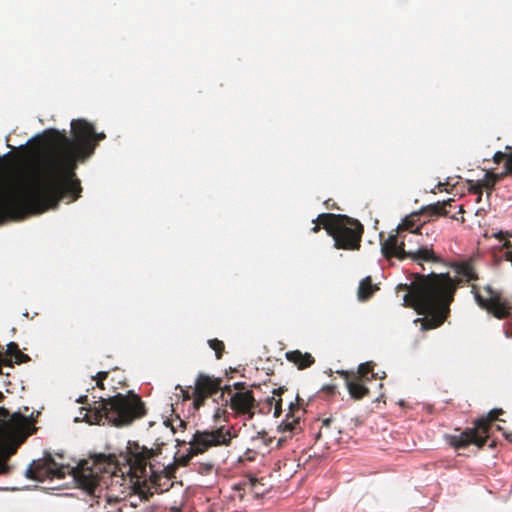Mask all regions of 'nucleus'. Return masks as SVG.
Masks as SVG:
<instances>
[{"instance_id": "34", "label": "nucleus", "mask_w": 512, "mask_h": 512, "mask_svg": "<svg viewBox=\"0 0 512 512\" xmlns=\"http://www.w3.org/2000/svg\"><path fill=\"white\" fill-rule=\"evenodd\" d=\"M420 238H412L411 242H408V240L405 241V249H409L411 247H417L419 246Z\"/></svg>"}, {"instance_id": "5", "label": "nucleus", "mask_w": 512, "mask_h": 512, "mask_svg": "<svg viewBox=\"0 0 512 512\" xmlns=\"http://www.w3.org/2000/svg\"><path fill=\"white\" fill-rule=\"evenodd\" d=\"M313 222L315 226L311 231L318 233L322 227L333 238L336 249L360 248L364 226L357 219L344 214L322 213Z\"/></svg>"}, {"instance_id": "20", "label": "nucleus", "mask_w": 512, "mask_h": 512, "mask_svg": "<svg viewBox=\"0 0 512 512\" xmlns=\"http://www.w3.org/2000/svg\"><path fill=\"white\" fill-rule=\"evenodd\" d=\"M379 288L372 283L371 277L364 278L358 288V298L361 301H366L374 294Z\"/></svg>"}, {"instance_id": "38", "label": "nucleus", "mask_w": 512, "mask_h": 512, "mask_svg": "<svg viewBox=\"0 0 512 512\" xmlns=\"http://www.w3.org/2000/svg\"><path fill=\"white\" fill-rule=\"evenodd\" d=\"M495 237L499 240H503V239H507L508 237H511L512 238V233L508 232V231H500L498 232L497 234H495Z\"/></svg>"}, {"instance_id": "27", "label": "nucleus", "mask_w": 512, "mask_h": 512, "mask_svg": "<svg viewBox=\"0 0 512 512\" xmlns=\"http://www.w3.org/2000/svg\"><path fill=\"white\" fill-rule=\"evenodd\" d=\"M19 351L20 349L18 344L15 342H10L7 345L6 356L11 360L17 355Z\"/></svg>"}, {"instance_id": "14", "label": "nucleus", "mask_w": 512, "mask_h": 512, "mask_svg": "<svg viewBox=\"0 0 512 512\" xmlns=\"http://www.w3.org/2000/svg\"><path fill=\"white\" fill-rule=\"evenodd\" d=\"M223 393L230 395L229 407L236 416H245L247 420L253 419L258 407L253 391L232 392L231 386H225Z\"/></svg>"}, {"instance_id": "11", "label": "nucleus", "mask_w": 512, "mask_h": 512, "mask_svg": "<svg viewBox=\"0 0 512 512\" xmlns=\"http://www.w3.org/2000/svg\"><path fill=\"white\" fill-rule=\"evenodd\" d=\"M486 297H483L476 284H471V292L477 304L492 313L499 319L507 318L512 315V297L503 299L499 292L495 291L490 285L484 288Z\"/></svg>"}, {"instance_id": "15", "label": "nucleus", "mask_w": 512, "mask_h": 512, "mask_svg": "<svg viewBox=\"0 0 512 512\" xmlns=\"http://www.w3.org/2000/svg\"><path fill=\"white\" fill-rule=\"evenodd\" d=\"M221 384V378L200 373L192 389L194 409H200L209 397L221 390Z\"/></svg>"}, {"instance_id": "3", "label": "nucleus", "mask_w": 512, "mask_h": 512, "mask_svg": "<svg viewBox=\"0 0 512 512\" xmlns=\"http://www.w3.org/2000/svg\"><path fill=\"white\" fill-rule=\"evenodd\" d=\"M163 444H157L154 449L129 442V473L134 491L141 500H149L154 493H163L173 486L176 466L157 461Z\"/></svg>"}, {"instance_id": "35", "label": "nucleus", "mask_w": 512, "mask_h": 512, "mask_svg": "<svg viewBox=\"0 0 512 512\" xmlns=\"http://www.w3.org/2000/svg\"><path fill=\"white\" fill-rule=\"evenodd\" d=\"M233 388L236 391H250L249 389H247V385L245 382H236L233 384Z\"/></svg>"}, {"instance_id": "31", "label": "nucleus", "mask_w": 512, "mask_h": 512, "mask_svg": "<svg viewBox=\"0 0 512 512\" xmlns=\"http://www.w3.org/2000/svg\"><path fill=\"white\" fill-rule=\"evenodd\" d=\"M504 177L508 174H512V153L507 156L505 162V172H503Z\"/></svg>"}, {"instance_id": "30", "label": "nucleus", "mask_w": 512, "mask_h": 512, "mask_svg": "<svg viewBox=\"0 0 512 512\" xmlns=\"http://www.w3.org/2000/svg\"><path fill=\"white\" fill-rule=\"evenodd\" d=\"M253 441H262L267 446L271 444L272 438H268L266 432H259L257 436L253 438Z\"/></svg>"}, {"instance_id": "29", "label": "nucleus", "mask_w": 512, "mask_h": 512, "mask_svg": "<svg viewBox=\"0 0 512 512\" xmlns=\"http://www.w3.org/2000/svg\"><path fill=\"white\" fill-rule=\"evenodd\" d=\"M13 359H14V362L18 365L27 363L31 360V358L27 354H25L21 351H19Z\"/></svg>"}, {"instance_id": "1", "label": "nucleus", "mask_w": 512, "mask_h": 512, "mask_svg": "<svg viewBox=\"0 0 512 512\" xmlns=\"http://www.w3.org/2000/svg\"><path fill=\"white\" fill-rule=\"evenodd\" d=\"M105 138L104 132H96L85 119L71 121L70 137L65 130H45L40 141L45 153V175L25 177L17 185L3 179L10 153L0 157V225L56 208L64 198L77 200L82 192L75 172L78 164L90 158Z\"/></svg>"}, {"instance_id": "10", "label": "nucleus", "mask_w": 512, "mask_h": 512, "mask_svg": "<svg viewBox=\"0 0 512 512\" xmlns=\"http://www.w3.org/2000/svg\"><path fill=\"white\" fill-rule=\"evenodd\" d=\"M235 435L231 428L221 426L214 430H197L192 439L188 442L190 447L188 453L180 456L177 462L181 466H187L191 458L195 455L204 453L213 446H228Z\"/></svg>"}, {"instance_id": "32", "label": "nucleus", "mask_w": 512, "mask_h": 512, "mask_svg": "<svg viewBox=\"0 0 512 512\" xmlns=\"http://www.w3.org/2000/svg\"><path fill=\"white\" fill-rule=\"evenodd\" d=\"M9 471L6 457L0 456V474H6Z\"/></svg>"}, {"instance_id": "43", "label": "nucleus", "mask_w": 512, "mask_h": 512, "mask_svg": "<svg viewBox=\"0 0 512 512\" xmlns=\"http://www.w3.org/2000/svg\"><path fill=\"white\" fill-rule=\"evenodd\" d=\"M448 184H449V183H441V182H440V183L437 185V187L439 188V190H441V189H442V187H444L445 185H448Z\"/></svg>"}, {"instance_id": "2", "label": "nucleus", "mask_w": 512, "mask_h": 512, "mask_svg": "<svg viewBox=\"0 0 512 512\" xmlns=\"http://www.w3.org/2000/svg\"><path fill=\"white\" fill-rule=\"evenodd\" d=\"M456 279H452L449 273H430L419 275L417 281L408 284H399L397 291L404 290L403 305L411 307L423 318L415 320L421 324L422 330H430L440 327L450 314V305L458 286L479 279L473 261L471 259L458 261L452 264Z\"/></svg>"}, {"instance_id": "37", "label": "nucleus", "mask_w": 512, "mask_h": 512, "mask_svg": "<svg viewBox=\"0 0 512 512\" xmlns=\"http://www.w3.org/2000/svg\"><path fill=\"white\" fill-rule=\"evenodd\" d=\"M190 389H192L191 386H189L187 389H181L182 391V394H183V399L184 400H189V399H193V394H192V391L190 392Z\"/></svg>"}, {"instance_id": "19", "label": "nucleus", "mask_w": 512, "mask_h": 512, "mask_svg": "<svg viewBox=\"0 0 512 512\" xmlns=\"http://www.w3.org/2000/svg\"><path fill=\"white\" fill-rule=\"evenodd\" d=\"M374 363L373 362H365L358 366L356 372H354V376L362 381L370 382L373 379L378 378V374L374 373ZM379 378H381L379 376Z\"/></svg>"}, {"instance_id": "8", "label": "nucleus", "mask_w": 512, "mask_h": 512, "mask_svg": "<svg viewBox=\"0 0 512 512\" xmlns=\"http://www.w3.org/2000/svg\"><path fill=\"white\" fill-rule=\"evenodd\" d=\"M382 238V234H380ZM399 237H387L385 240L381 239V252L386 259L397 258L398 260L411 259L412 261L422 264V262L440 263L442 260L434 253L432 246L419 245L405 249V236H402V241L398 243Z\"/></svg>"}, {"instance_id": "18", "label": "nucleus", "mask_w": 512, "mask_h": 512, "mask_svg": "<svg viewBox=\"0 0 512 512\" xmlns=\"http://www.w3.org/2000/svg\"><path fill=\"white\" fill-rule=\"evenodd\" d=\"M285 358L287 361L294 364L299 370L309 368L315 363V358L310 353H303L300 350L286 352Z\"/></svg>"}, {"instance_id": "42", "label": "nucleus", "mask_w": 512, "mask_h": 512, "mask_svg": "<svg viewBox=\"0 0 512 512\" xmlns=\"http://www.w3.org/2000/svg\"><path fill=\"white\" fill-rule=\"evenodd\" d=\"M22 162H23L22 158H16V163L14 165L19 166L20 164H22Z\"/></svg>"}, {"instance_id": "17", "label": "nucleus", "mask_w": 512, "mask_h": 512, "mask_svg": "<svg viewBox=\"0 0 512 512\" xmlns=\"http://www.w3.org/2000/svg\"><path fill=\"white\" fill-rule=\"evenodd\" d=\"M339 374L344 379L351 398L361 400L369 395V389L366 386L367 382L356 378L354 371H340Z\"/></svg>"}, {"instance_id": "25", "label": "nucleus", "mask_w": 512, "mask_h": 512, "mask_svg": "<svg viewBox=\"0 0 512 512\" xmlns=\"http://www.w3.org/2000/svg\"><path fill=\"white\" fill-rule=\"evenodd\" d=\"M468 184H469V191L473 194H477L478 195V201H480L481 199V196H482V189L484 188L479 181H473V180H469L468 181Z\"/></svg>"}, {"instance_id": "39", "label": "nucleus", "mask_w": 512, "mask_h": 512, "mask_svg": "<svg viewBox=\"0 0 512 512\" xmlns=\"http://www.w3.org/2000/svg\"><path fill=\"white\" fill-rule=\"evenodd\" d=\"M8 416H9V411L4 407H0V419H5Z\"/></svg>"}, {"instance_id": "22", "label": "nucleus", "mask_w": 512, "mask_h": 512, "mask_svg": "<svg viewBox=\"0 0 512 512\" xmlns=\"http://www.w3.org/2000/svg\"><path fill=\"white\" fill-rule=\"evenodd\" d=\"M504 178V174H495L492 172H487L484 176L483 180H478L480 184L487 190H492L495 184Z\"/></svg>"}, {"instance_id": "7", "label": "nucleus", "mask_w": 512, "mask_h": 512, "mask_svg": "<svg viewBox=\"0 0 512 512\" xmlns=\"http://www.w3.org/2000/svg\"><path fill=\"white\" fill-rule=\"evenodd\" d=\"M503 413L501 408L492 409L486 416L476 419L474 427L467 428L459 434L446 435L447 443L455 449H463L470 444L483 447L489 438L493 421L498 420L499 415Z\"/></svg>"}, {"instance_id": "40", "label": "nucleus", "mask_w": 512, "mask_h": 512, "mask_svg": "<svg viewBox=\"0 0 512 512\" xmlns=\"http://www.w3.org/2000/svg\"><path fill=\"white\" fill-rule=\"evenodd\" d=\"M77 402L80 404H88V396L87 395L80 396L77 399Z\"/></svg>"}, {"instance_id": "13", "label": "nucleus", "mask_w": 512, "mask_h": 512, "mask_svg": "<svg viewBox=\"0 0 512 512\" xmlns=\"http://www.w3.org/2000/svg\"><path fill=\"white\" fill-rule=\"evenodd\" d=\"M306 413L303 408V399L296 396L295 402H290L288 413L285 419L278 426V431L283 434V437L278 439V446H282V442L287 438L298 435L303 430L304 421L302 417Z\"/></svg>"}, {"instance_id": "44", "label": "nucleus", "mask_w": 512, "mask_h": 512, "mask_svg": "<svg viewBox=\"0 0 512 512\" xmlns=\"http://www.w3.org/2000/svg\"><path fill=\"white\" fill-rule=\"evenodd\" d=\"M506 438H507L508 440L512 441V433H511V434H507V435H506Z\"/></svg>"}, {"instance_id": "4", "label": "nucleus", "mask_w": 512, "mask_h": 512, "mask_svg": "<svg viewBox=\"0 0 512 512\" xmlns=\"http://www.w3.org/2000/svg\"><path fill=\"white\" fill-rule=\"evenodd\" d=\"M146 407L139 395L133 391L117 393L107 399L100 398L98 406L87 410L83 419L89 424H105L124 427L146 415Z\"/></svg>"}, {"instance_id": "23", "label": "nucleus", "mask_w": 512, "mask_h": 512, "mask_svg": "<svg viewBox=\"0 0 512 512\" xmlns=\"http://www.w3.org/2000/svg\"><path fill=\"white\" fill-rule=\"evenodd\" d=\"M208 345L211 349H213L215 351L216 358L221 359L224 349H225V345H224L223 341L218 340L217 338L210 339V340H208Z\"/></svg>"}, {"instance_id": "36", "label": "nucleus", "mask_w": 512, "mask_h": 512, "mask_svg": "<svg viewBox=\"0 0 512 512\" xmlns=\"http://www.w3.org/2000/svg\"><path fill=\"white\" fill-rule=\"evenodd\" d=\"M177 422H178L177 426H174V425L171 426V430L173 433H175L178 428L184 429L187 425V423L184 420L180 419L179 417L177 418Z\"/></svg>"}, {"instance_id": "33", "label": "nucleus", "mask_w": 512, "mask_h": 512, "mask_svg": "<svg viewBox=\"0 0 512 512\" xmlns=\"http://www.w3.org/2000/svg\"><path fill=\"white\" fill-rule=\"evenodd\" d=\"M507 156H508V155H506L505 153H503V152H500V151H499V152H496V153L494 154L493 160H494V162H495V163L499 164V163H501L504 159H507Z\"/></svg>"}, {"instance_id": "16", "label": "nucleus", "mask_w": 512, "mask_h": 512, "mask_svg": "<svg viewBox=\"0 0 512 512\" xmlns=\"http://www.w3.org/2000/svg\"><path fill=\"white\" fill-rule=\"evenodd\" d=\"M73 475L78 486L89 493H93L99 484L98 473L89 466L88 461H82L73 471Z\"/></svg>"}, {"instance_id": "6", "label": "nucleus", "mask_w": 512, "mask_h": 512, "mask_svg": "<svg viewBox=\"0 0 512 512\" xmlns=\"http://www.w3.org/2000/svg\"><path fill=\"white\" fill-rule=\"evenodd\" d=\"M503 413L501 408L492 409L486 416L476 419L474 427L467 428L459 434L446 435L447 443L455 449H463L470 444L483 447L489 438L493 421L498 420L499 415Z\"/></svg>"}, {"instance_id": "28", "label": "nucleus", "mask_w": 512, "mask_h": 512, "mask_svg": "<svg viewBox=\"0 0 512 512\" xmlns=\"http://www.w3.org/2000/svg\"><path fill=\"white\" fill-rule=\"evenodd\" d=\"M333 422L332 418H326L322 420L321 427L319 431L315 434V440L319 441L321 437L323 436V429H328L330 427V424Z\"/></svg>"}, {"instance_id": "41", "label": "nucleus", "mask_w": 512, "mask_h": 512, "mask_svg": "<svg viewBox=\"0 0 512 512\" xmlns=\"http://www.w3.org/2000/svg\"><path fill=\"white\" fill-rule=\"evenodd\" d=\"M222 413H225V410H221V409H217L214 417L215 418H219L221 416Z\"/></svg>"}, {"instance_id": "21", "label": "nucleus", "mask_w": 512, "mask_h": 512, "mask_svg": "<svg viewBox=\"0 0 512 512\" xmlns=\"http://www.w3.org/2000/svg\"><path fill=\"white\" fill-rule=\"evenodd\" d=\"M287 389L284 387H279L278 389L273 390V396L267 398V404L268 405H274V417H279L282 413V398L281 395L286 391Z\"/></svg>"}, {"instance_id": "9", "label": "nucleus", "mask_w": 512, "mask_h": 512, "mask_svg": "<svg viewBox=\"0 0 512 512\" xmlns=\"http://www.w3.org/2000/svg\"><path fill=\"white\" fill-rule=\"evenodd\" d=\"M453 202V199H448L447 201L436 202L422 207L419 212L407 216L402 223L398 225L396 233H391L388 237H399L398 243L402 241V236H405V241L408 240V242H411L412 238H421L423 225L418 224L420 217L423 216L430 220V218L433 217L447 216L449 214L447 207H451Z\"/></svg>"}, {"instance_id": "12", "label": "nucleus", "mask_w": 512, "mask_h": 512, "mask_svg": "<svg viewBox=\"0 0 512 512\" xmlns=\"http://www.w3.org/2000/svg\"><path fill=\"white\" fill-rule=\"evenodd\" d=\"M69 470L68 466L59 465L51 455L44 459L34 460L26 470V477L38 482L46 479H63Z\"/></svg>"}, {"instance_id": "26", "label": "nucleus", "mask_w": 512, "mask_h": 512, "mask_svg": "<svg viewBox=\"0 0 512 512\" xmlns=\"http://www.w3.org/2000/svg\"><path fill=\"white\" fill-rule=\"evenodd\" d=\"M108 375H109V372L100 371L95 376L92 377L94 380H96V385L98 388L104 389V380L107 379Z\"/></svg>"}, {"instance_id": "24", "label": "nucleus", "mask_w": 512, "mask_h": 512, "mask_svg": "<svg viewBox=\"0 0 512 512\" xmlns=\"http://www.w3.org/2000/svg\"><path fill=\"white\" fill-rule=\"evenodd\" d=\"M10 423L15 428L21 429L26 426L27 418L25 416L21 415L20 413H15L11 416Z\"/></svg>"}]
</instances>
